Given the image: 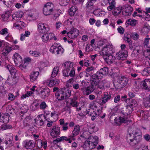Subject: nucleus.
Instances as JSON below:
<instances>
[{
    "instance_id": "f257e3e1",
    "label": "nucleus",
    "mask_w": 150,
    "mask_h": 150,
    "mask_svg": "<svg viewBox=\"0 0 150 150\" xmlns=\"http://www.w3.org/2000/svg\"><path fill=\"white\" fill-rule=\"evenodd\" d=\"M98 137L89 136L85 142L83 147L85 150H89L94 148L98 144Z\"/></svg>"
},
{
    "instance_id": "f03ea898",
    "label": "nucleus",
    "mask_w": 150,
    "mask_h": 150,
    "mask_svg": "<svg viewBox=\"0 0 150 150\" xmlns=\"http://www.w3.org/2000/svg\"><path fill=\"white\" fill-rule=\"evenodd\" d=\"M45 117L48 122L47 124V126L48 127H51L53 122L55 121L58 119V115L57 113L55 111H46L45 112Z\"/></svg>"
},
{
    "instance_id": "7ed1b4c3",
    "label": "nucleus",
    "mask_w": 150,
    "mask_h": 150,
    "mask_svg": "<svg viewBox=\"0 0 150 150\" xmlns=\"http://www.w3.org/2000/svg\"><path fill=\"white\" fill-rule=\"evenodd\" d=\"M102 45H103V43ZM102 50L99 53L100 55L103 56H106L109 54H111L113 52V47L112 45L110 43H107L105 45Z\"/></svg>"
},
{
    "instance_id": "20e7f679",
    "label": "nucleus",
    "mask_w": 150,
    "mask_h": 150,
    "mask_svg": "<svg viewBox=\"0 0 150 150\" xmlns=\"http://www.w3.org/2000/svg\"><path fill=\"white\" fill-rule=\"evenodd\" d=\"M70 90L68 89L62 91H58L55 93V96L57 99L59 100H62L64 98H67L69 97L71 94Z\"/></svg>"
},
{
    "instance_id": "39448f33",
    "label": "nucleus",
    "mask_w": 150,
    "mask_h": 150,
    "mask_svg": "<svg viewBox=\"0 0 150 150\" xmlns=\"http://www.w3.org/2000/svg\"><path fill=\"white\" fill-rule=\"evenodd\" d=\"M50 51L55 54H61L63 53L64 50L59 43H54L51 46Z\"/></svg>"
},
{
    "instance_id": "423d86ee",
    "label": "nucleus",
    "mask_w": 150,
    "mask_h": 150,
    "mask_svg": "<svg viewBox=\"0 0 150 150\" xmlns=\"http://www.w3.org/2000/svg\"><path fill=\"white\" fill-rule=\"evenodd\" d=\"M42 41L46 43L51 40H54L56 41L57 38L54 34L52 33H46L44 34L41 37Z\"/></svg>"
},
{
    "instance_id": "0eeeda50",
    "label": "nucleus",
    "mask_w": 150,
    "mask_h": 150,
    "mask_svg": "<svg viewBox=\"0 0 150 150\" xmlns=\"http://www.w3.org/2000/svg\"><path fill=\"white\" fill-rule=\"evenodd\" d=\"M60 82L59 80L56 78L51 79L45 80L44 84L50 87H52L54 86H57L59 85Z\"/></svg>"
},
{
    "instance_id": "6e6552de",
    "label": "nucleus",
    "mask_w": 150,
    "mask_h": 150,
    "mask_svg": "<svg viewBox=\"0 0 150 150\" xmlns=\"http://www.w3.org/2000/svg\"><path fill=\"white\" fill-rule=\"evenodd\" d=\"M50 134L53 138L59 137L60 134V127L57 126H53L50 131Z\"/></svg>"
},
{
    "instance_id": "1a4fd4ad",
    "label": "nucleus",
    "mask_w": 150,
    "mask_h": 150,
    "mask_svg": "<svg viewBox=\"0 0 150 150\" xmlns=\"http://www.w3.org/2000/svg\"><path fill=\"white\" fill-rule=\"evenodd\" d=\"M48 25L46 24L43 23H40L38 25V30L40 33H44L49 30Z\"/></svg>"
},
{
    "instance_id": "9d476101",
    "label": "nucleus",
    "mask_w": 150,
    "mask_h": 150,
    "mask_svg": "<svg viewBox=\"0 0 150 150\" xmlns=\"http://www.w3.org/2000/svg\"><path fill=\"white\" fill-rule=\"evenodd\" d=\"M79 33L78 30L76 28L71 29L67 33L68 37L71 39H74L76 38Z\"/></svg>"
},
{
    "instance_id": "9b49d317",
    "label": "nucleus",
    "mask_w": 150,
    "mask_h": 150,
    "mask_svg": "<svg viewBox=\"0 0 150 150\" xmlns=\"http://www.w3.org/2000/svg\"><path fill=\"white\" fill-rule=\"evenodd\" d=\"M132 133L134 135V137L137 143L139 141L142 137L141 132L139 130L135 128L133 130Z\"/></svg>"
},
{
    "instance_id": "f8f14e48",
    "label": "nucleus",
    "mask_w": 150,
    "mask_h": 150,
    "mask_svg": "<svg viewBox=\"0 0 150 150\" xmlns=\"http://www.w3.org/2000/svg\"><path fill=\"white\" fill-rule=\"evenodd\" d=\"M131 104L127 105L126 108V111L128 112L129 114L132 112L133 108L137 105V102L135 100L132 99H131Z\"/></svg>"
},
{
    "instance_id": "ddd939ff",
    "label": "nucleus",
    "mask_w": 150,
    "mask_h": 150,
    "mask_svg": "<svg viewBox=\"0 0 150 150\" xmlns=\"http://www.w3.org/2000/svg\"><path fill=\"white\" fill-rule=\"evenodd\" d=\"M127 141L131 145L133 146L137 143L136 139L132 133H129L127 135Z\"/></svg>"
},
{
    "instance_id": "4468645a",
    "label": "nucleus",
    "mask_w": 150,
    "mask_h": 150,
    "mask_svg": "<svg viewBox=\"0 0 150 150\" xmlns=\"http://www.w3.org/2000/svg\"><path fill=\"white\" fill-rule=\"evenodd\" d=\"M16 21L15 23H13V28L20 30L25 26V24L24 22L19 20Z\"/></svg>"
},
{
    "instance_id": "2eb2a0df",
    "label": "nucleus",
    "mask_w": 150,
    "mask_h": 150,
    "mask_svg": "<svg viewBox=\"0 0 150 150\" xmlns=\"http://www.w3.org/2000/svg\"><path fill=\"white\" fill-rule=\"evenodd\" d=\"M75 69H71L67 70H63V74L65 76H70L71 77H73L75 73Z\"/></svg>"
},
{
    "instance_id": "dca6fc26",
    "label": "nucleus",
    "mask_w": 150,
    "mask_h": 150,
    "mask_svg": "<svg viewBox=\"0 0 150 150\" xmlns=\"http://www.w3.org/2000/svg\"><path fill=\"white\" fill-rule=\"evenodd\" d=\"M11 10L6 11L4 13L1 15V19L4 21H7L9 20V18L11 16Z\"/></svg>"
},
{
    "instance_id": "f3484780",
    "label": "nucleus",
    "mask_w": 150,
    "mask_h": 150,
    "mask_svg": "<svg viewBox=\"0 0 150 150\" xmlns=\"http://www.w3.org/2000/svg\"><path fill=\"white\" fill-rule=\"evenodd\" d=\"M94 89L95 88H94L93 86L92 85L87 87L81 88V91L84 94L88 95L93 92Z\"/></svg>"
},
{
    "instance_id": "a211bd4d",
    "label": "nucleus",
    "mask_w": 150,
    "mask_h": 150,
    "mask_svg": "<svg viewBox=\"0 0 150 150\" xmlns=\"http://www.w3.org/2000/svg\"><path fill=\"white\" fill-rule=\"evenodd\" d=\"M24 147L27 149L32 148L34 146V142L31 140H25L23 142Z\"/></svg>"
},
{
    "instance_id": "6ab92c4d",
    "label": "nucleus",
    "mask_w": 150,
    "mask_h": 150,
    "mask_svg": "<svg viewBox=\"0 0 150 150\" xmlns=\"http://www.w3.org/2000/svg\"><path fill=\"white\" fill-rule=\"evenodd\" d=\"M5 47L3 50L2 54L4 56L7 55L12 50L11 46H10V44L7 42H5Z\"/></svg>"
},
{
    "instance_id": "aec40b11",
    "label": "nucleus",
    "mask_w": 150,
    "mask_h": 150,
    "mask_svg": "<svg viewBox=\"0 0 150 150\" xmlns=\"http://www.w3.org/2000/svg\"><path fill=\"white\" fill-rule=\"evenodd\" d=\"M143 88L147 90H150V79H145L141 83Z\"/></svg>"
},
{
    "instance_id": "412c9836",
    "label": "nucleus",
    "mask_w": 150,
    "mask_h": 150,
    "mask_svg": "<svg viewBox=\"0 0 150 150\" xmlns=\"http://www.w3.org/2000/svg\"><path fill=\"white\" fill-rule=\"evenodd\" d=\"M10 117L8 113L1 114L0 112V121L6 124L9 121V118Z\"/></svg>"
},
{
    "instance_id": "4be33fe9",
    "label": "nucleus",
    "mask_w": 150,
    "mask_h": 150,
    "mask_svg": "<svg viewBox=\"0 0 150 150\" xmlns=\"http://www.w3.org/2000/svg\"><path fill=\"white\" fill-rule=\"evenodd\" d=\"M50 90L47 87L42 89L40 91V95L42 98H45L49 95Z\"/></svg>"
},
{
    "instance_id": "5701e85b",
    "label": "nucleus",
    "mask_w": 150,
    "mask_h": 150,
    "mask_svg": "<svg viewBox=\"0 0 150 150\" xmlns=\"http://www.w3.org/2000/svg\"><path fill=\"white\" fill-rule=\"evenodd\" d=\"M111 98L110 92H105L103 94V97L102 98V101L100 104L103 105L108 101Z\"/></svg>"
},
{
    "instance_id": "b1692460",
    "label": "nucleus",
    "mask_w": 150,
    "mask_h": 150,
    "mask_svg": "<svg viewBox=\"0 0 150 150\" xmlns=\"http://www.w3.org/2000/svg\"><path fill=\"white\" fill-rule=\"evenodd\" d=\"M13 58L15 63L17 65L18 64H21L22 62V58L18 53H15L13 55Z\"/></svg>"
},
{
    "instance_id": "393cba45",
    "label": "nucleus",
    "mask_w": 150,
    "mask_h": 150,
    "mask_svg": "<svg viewBox=\"0 0 150 150\" xmlns=\"http://www.w3.org/2000/svg\"><path fill=\"white\" fill-rule=\"evenodd\" d=\"M38 71H33L31 73L30 75V81L32 82L36 81L39 75Z\"/></svg>"
},
{
    "instance_id": "a878e982",
    "label": "nucleus",
    "mask_w": 150,
    "mask_h": 150,
    "mask_svg": "<svg viewBox=\"0 0 150 150\" xmlns=\"http://www.w3.org/2000/svg\"><path fill=\"white\" fill-rule=\"evenodd\" d=\"M127 51H120L116 54V58L118 59H122L123 58H126L127 56Z\"/></svg>"
},
{
    "instance_id": "bb28decb",
    "label": "nucleus",
    "mask_w": 150,
    "mask_h": 150,
    "mask_svg": "<svg viewBox=\"0 0 150 150\" xmlns=\"http://www.w3.org/2000/svg\"><path fill=\"white\" fill-rule=\"evenodd\" d=\"M103 58L108 63H110L113 62L115 59V57L112 55L111 54H109L106 56H103Z\"/></svg>"
},
{
    "instance_id": "cd10ccee",
    "label": "nucleus",
    "mask_w": 150,
    "mask_h": 150,
    "mask_svg": "<svg viewBox=\"0 0 150 150\" xmlns=\"http://www.w3.org/2000/svg\"><path fill=\"white\" fill-rule=\"evenodd\" d=\"M23 15V13L21 10H18L13 15V19L15 20H19Z\"/></svg>"
},
{
    "instance_id": "c85d7f7f",
    "label": "nucleus",
    "mask_w": 150,
    "mask_h": 150,
    "mask_svg": "<svg viewBox=\"0 0 150 150\" xmlns=\"http://www.w3.org/2000/svg\"><path fill=\"white\" fill-rule=\"evenodd\" d=\"M63 65L65 67L63 70H67L71 69L74 68L73 67L74 63L69 61L65 62L63 64Z\"/></svg>"
},
{
    "instance_id": "c756f323",
    "label": "nucleus",
    "mask_w": 150,
    "mask_h": 150,
    "mask_svg": "<svg viewBox=\"0 0 150 150\" xmlns=\"http://www.w3.org/2000/svg\"><path fill=\"white\" fill-rule=\"evenodd\" d=\"M88 132L90 134L96 132L98 130V128L94 125H90L87 126Z\"/></svg>"
},
{
    "instance_id": "7c9ffc66",
    "label": "nucleus",
    "mask_w": 150,
    "mask_h": 150,
    "mask_svg": "<svg viewBox=\"0 0 150 150\" xmlns=\"http://www.w3.org/2000/svg\"><path fill=\"white\" fill-rule=\"evenodd\" d=\"M115 121L118 125H120L122 123H125L127 122V120L125 118L121 117H116L115 119Z\"/></svg>"
},
{
    "instance_id": "2f4dec72",
    "label": "nucleus",
    "mask_w": 150,
    "mask_h": 150,
    "mask_svg": "<svg viewBox=\"0 0 150 150\" xmlns=\"http://www.w3.org/2000/svg\"><path fill=\"white\" fill-rule=\"evenodd\" d=\"M107 81L104 80L100 81L98 83V87L100 89H103L105 87L107 86Z\"/></svg>"
},
{
    "instance_id": "473e14b6",
    "label": "nucleus",
    "mask_w": 150,
    "mask_h": 150,
    "mask_svg": "<svg viewBox=\"0 0 150 150\" xmlns=\"http://www.w3.org/2000/svg\"><path fill=\"white\" fill-rule=\"evenodd\" d=\"M6 68L10 72L11 74L13 75L16 72V69L13 66L11 65H7L6 66Z\"/></svg>"
},
{
    "instance_id": "72a5a7b5",
    "label": "nucleus",
    "mask_w": 150,
    "mask_h": 150,
    "mask_svg": "<svg viewBox=\"0 0 150 150\" xmlns=\"http://www.w3.org/2000/svg\"><path fill=\"white\" fill-rule=\"evenodd\" d=\"M26 13L28 15V16L30 17L33 20H35L38 17L37 15L35 14L31 10H28Z\"/></svg>"
},
{
    "instance_id": "f704fd0d",
    "label": "nucleus",
    "mask_w": 150,
    "mask_h": 150,
    "mask_svg": "<svg viewBox=\"0 0 150 150\" xmlns=\"http://www.w3.org/2000/svg\"><path fill=\"white\" fill-rule=\"evenodd\" d=\"M115 0H108L109 6L107 7V9H113L115 8Z\"/></svg>"
},
{
    "instance_id": "c9c22d12",
    "label": "nucleus",
    "mask_w": 150,
    "mask_h": 150,
    "mask_svg": "<svg viewBox=\"0 0 150 150\" xmlns=\"http://www.w3.org/2000/svg\"><path fill=\"white\" fill-rule=\"evenodd\" d=\"M126 23L128 25L134 26L137 23V21L134 19L130 18L126 21Z\"/></svg>"
},
{
    "instance_id": "e433bc0d",
    "label": "nucleus",
    "mask_w": 150,
    "mask_h": 150,
    "mask_svg": "<svg viewBox=\"0 0 150 150\" xmlns=\"http://www.w3.org/2000/svg\"><path fill=\"white\" fill-rule=\"evenodd\" d=\"M86 114L92 117L91 119L92 120H94L95 119V117L98 116L97 114L96 113V111L93 110H90L89 111H87Z\"/></svg>"
},
{
    "instance_id": "4c0bfd02",
    "label": "nucleus",
    "mask_w": 150,
    "mask_h": 150,
    "mask_svg": "<svg viewBox=\"0 0 150 150\" xmlns=\"http://www.w3.org/2000/svg\"><path fill=\"white\" fill-rule=\"evenodd\" d=\"M12 126L10 124H5L2 125L0 127V129L2 130H6L13 128Z\"/></svg>"
},
{
    "instance_id": "58836bf2",
    "label": "nucleus",
    "mask_w": 150,
    "mask_h": 150,
    "mask_svg": "<svg viewBox=\"0 0 150 150\" xmlns=\"http://www.w3.org/2000/svg\"><path fill=\"white\" fill-rule=\"evenodd\" d=\"M35 122L39 126H42L44 124V122L41 118L40 116H38L35 119Z\"/></svg>"
},
{
    "instance_id": "ea45409f",
    "label": "nucleus",
    "mask_w": 150,
    "mask_h": 150,
    "mask_svg": "<svg viewBox=\"0 0 150 150\" xmlns=\"http://www.w3.org/2000/svg\"><path fill=\"white\" fill-rule=\"evenodd\" d=\"M29 52L31 56L34 57H40L41 55V53L38 51L30 50Z\"/></svg>"
},
{
    "instance_id": "a19ab883",
    "label": "nucleus",
    "mask_w": 150,
    "mask_h": 150,
    "mask_svg": "<svg viewBox=\"0 0 150 150\" xmlns=\"http://www.w3.org/2000/svg\"><path fill=\"white\" fill-rule=\"evenodd\" d=\"M117 8V9H131L133 8L130 5L128 4H126L123 6H119Z\"/></svg>"
},
{
    "instance_id": "79ce46f5",
    "label": "nucleus",
    "mask_w": 150,
    "mask_h": 150,
    "mask_svg": "<svg viewBox=\"0 0 150 150\" xmlns=\"http://www.w3.org/2000/svg\"><path fill=\"white\" fill-rule=\"evenodd\" d=\"M65 140L67 141V138L66 136H62L59 138L57 139L56 140H54L53 141V143H57L58 142H60Z\"/></svg>"
},
{
    "instance_id": "37998d69",
    "label": "nucleus",
    "mask_w": 150,
    "mask_h": 150,
    "mask_svg": "<svg viewBox=\"0 0 150 150\" xmlns=\"http://www.w3.org/2000/svg\"><path fill=\"white\" fill-rule=\"evenodd\" d=\"M142 74L144 76H147L150 75V67H147L145 68L142 71Z\"/></svg>"
},
{
    "instance_id": "c03bdc74",
    "label": "nucleus",
    "mask_w": 150,
    "mask_h": 150,
    "mask_svg": "<svg viewBox=\"0 0 150 150\" xmlns=\"http://www.w3.org/2000/svg\"><path fill=\"white\" fill-rule=\"evenodd\" d=\"M80 131V126L78 125L75 126L72 132V134L76 136L78 135Z\"/></svg>"
},
{
    "instance_id": "a18cd8bd",
    "label": "nucleus",
    "mask_w": 150,
    "mask_h": 150,
    "mask_svg": "<svg viewBox=\"0 0 150 150\" xmlns=\"http://www.w3.org/2000/svg\"><path fill=\"white\" fill-rule=\"evenodd\" d=\"M39 102L37 100H35L33 101L31 106V109L33 110H35L37 109V107L39 106Z\"/></svg>"
},
{
    "instance_id": "49530a36",
    "label": "nucleus",
    "mask_w": 150,
    "mask_h": 150,
    "mask_svg": "<svg viewBox=\"0 0 150 150\" xmlns=\"http://www.w3.org/2000/svg\"><path fill=\"white\" fill-rule=\"evenodd\" d=\"M59 71V67H55L53 69L51 76L52 77H54L57 75Z\"/></svg>"
},
{
    "instance_id": "de8ad7c7",
    "label": "nucleus",
    "mask_w": 150,
    "mask_h": 150,
    "mask_svg": "<svg viewBox=\"0 0 150 150\" xmlns=\"http://www.w3.org/2000/svg\"><path fill=\"white\" fill-rule=\"evenodd\" d=\"M122 14L125 16H128L130 15L132 12V10H122Z\"/></svg>"
},
{
    "instance_id": "09e8293b",
    "label": "nucleus",
    "mask_w": 150,
    "mask_h": 150,
    "mask_svg": "<svg viewBox=\"0 0 150 150\" xmlns=\"http://www.w3.org/2000/svg\"><path fill=\"white\" fill-rule=\"evenodd\" d=\"M74 82L73 78L69 79L66 83V85L68 87H71L73 86Z\"/></svg>"
},
{
    "instance_id": "8fccbe9b",
    "label": "nucleus",
    "mask_w": 150,
    "mask_h": 150,
    "mask_svg": "<svg viewBox=\"0 0 150 150\" xmlns=\"http://www.w3.org/2000/svg\"><path fill=\"white\" fill-rule=\"evenodd\" d=\"M130 37L134 40H137L139 38V35L137 33H132L130 35Z\"/></svg>"
},
{
    "instance_id": "3c124183",
    "label": "nucleus",
    "mask_w": 150,
    "mask_h": 150,
    "mask_svg": "<svg viewBox=\"0 0 150 150\" xmlns=\"http://www.w3.org/2000/svg\"><path fill=\"white\" fill-rule=\"evenodd\" d=\"M98 104L95 102H93L90 104V108L93 110H95L98 108Z\"/></svg>"
},
{
    "instance_id": "603ef678",
    "label": "nucleus",
    "mask_w": 150,
    "mask_h": 150,
    "mask_svg": "<svg viewBox=\"0 0 150 150\" xmlns=\"http://www.w3.org/2000/svg\"><path fill=\"white\" fill-rule=\"evenodd\" d=\"M150 40V38L149 36L147 35L146 37L144 39V45L147 47L149 44V41Z\"/></svg>"
},
{
    "instance_id": "864d4df0",
    "label": "nucleus",
    "mask_w": 150,
    "mask_h": 150,
    "mask_svg": "<svg viewBox=\"0 0 150 150\" xmlns=\"http://www.w3.org/2000/svg\"><path fill=\"white\" fill-rule=\"evenodd\" d=\"M33 93V92L31 91H28L25 94L21 96V98H24L26 97H30Z\"/></svg>"
},
{
    "instance_id": "5fc2aeb1",
    "label": "nucleus",
    "mask_w": 150,
    "mask_h": 150,
    "mask_svg": "<svg viewBox=\"0 0 150 150\" xmlns=\"http://www.w3.org/2000/svg\"><path fill=\"white\" fill-rule=\"evenodd\" d=\"M75 136L76 135H74L72 134L71 135L69 136L68 138H67V141H68L69 143H71L72 140L74 141L76 139V138L75 137Z\"/></svg>"
},
{
    "instance_id": "6e6d98bb",
    "label": "nucleus",
    "mask_w": 150,
    "mask_h": 150,
    "mask_svg": "<svg viewBox=\"0 0 150 150\" xmlns=\"http://www.w3.org/2000/svg\"><path fill=\"white\" fill-rule=\"evenodd\" d=\"M71 101L70 103V105L73 107H78L79 103L74 100L73 98H71Z\"/></svg>"
},
{
    "instance_id": "4d7b16f0",
    "label": "nucleus",
    "mask_w": 150,
    "mask_h": 150,
    "mask_svg": "<svg viewBox=\"0 0 150 150\" xmlns=\"http://www.w3.org/2000/svg\"><path fill=\"white\" fill-rule=\"evenodd\" d=\"M100 71L105 76L108 74V68L106 67H104L100 69Z\"/></svg>"
},
{
    "instance_id": "13d9d810",
    "label": "nucleus",
    "mask_w": 150,
    "mask_h": 150,
    "mask_svg": "<svg viewBox=\"0 0 150 150\" xmlns=\"http://www.w3.org/2000/svg\"><path fill=\"white\" fill-rule=\"evenodd\" d=\"M31 59L30 58H28L27 59H25V62L23 64H21L20 66L19 67L20 68L22 69L23 70L26 68V65H25V64L27 61H28V62H29L30 61Z\"/></svg>"
},
{
    "instance_id": "bf43d9fd",
    "label": "nucleus",
    "mask_w": 150,
    "mask_h": 150,
    "mask_svg": "<svg viewBox=\"0 0 150 150\" xmlns=\"http://www.w3.org/2000/svg\"><path fill=\"white\" fill-rule=\"evenodd\" d=\"M8 33V29L6 28L2 29L0 31V34L3 35H7Z\"/></svg>"
},
{
    "instance_id": "052dcab7",
    "label": "nucleus",
    "mask_w": 150,
    "mask_h": 150,
    "mask_svg": "<svg viewBox=\"0 0 150 150\" xmlns=\"http://www.w3.org/2000/svg\"><path fill=\"white\" fill-rule=\"evenodd\" d=\"M144 104L146 107H150V100L148 98L145 99L144 100Z\"/></svg>"
},
{
    "instance_id": "680f3d73",
    "label": "nucleus",
    "mask_w": 150,
    "mask_h": 150,
    "mask_svg": "<svg viewBox=\"0 0 150 150\" xmlns=\"http://www.w3.org/2000/svg\"><path fill=\"white\" fill-rule=\"evenodd\" d=\"M54 16L56 18L58 17L62 13L61 10H54Z\"/></svg>"
},
{
    "instance_id": "e2e57ef3",
    "label": "nucleus",
    "mask_w": 150,
    "mask_h": 150,
    "mask_svg": "<svg viewBox=\"0 0 150 150\" xmlns=\"http://www.w3.org/2000/svg\"><path fill=\"white\" fill-rule=\"evenodd\" d=\"M136 150H148V146L142 144Z\"/></svg>"
},
{
    "instance_id": "0e129e2a",
    "label": "nucleus",
    "mask_w": 150,
    "mask_h": 150,
    "mask_svg": "<svg viewBox=\"0 0 150 150\" xmlns=\"http://www.w3.org/2000/svg\"><path fill=\"white\" fill-rule=\"evenodd\" d=\"M31 121V120L30 119V117H27L23 120L24 124L26 125L30 122Z\"/></svg>"
},
{
    "instance_id": "69168bd1",
    "label": "nucleus",
    "mask_w": 150,
    "mask_h": 150,
    "mask_svg": "<svg viewBox=\"0 0 150 150\" xmlns=\"http://www.w3.org/2000/svg\"><path fill=\"white\" fill-rule=\"evenodd\" d=\"M21 112L25 113L27 111L28 109L27 105H24L21 108Z\"/></svg>"
},
{
    "instance_id": "338daca9",
    "label": "nucleus",
    "mask_w": 150,
    "mask_h": 150,
    "mask_svg": "<svg viewBox=\"0 0 150 150\" xmlns=\"http://www.w3.org/2000/svg\"><path fill=\"white\" fill-rule=\"evenodd\" d=\"M47 106L45 102H42L40 105V108L42 110H44Z\"/></svg>"
},
{
    "instance_id": "774afa93",
    "label": "nucleus",
    "mask_w": 150,
    "mask_h": 150,
    "mask_svg": "<svg viewBox=\"0 0 150 150\" xmlns=\"http://www.w3.org/2000/svg\"><path fill=\"white\" fill-rule=\"evenodd\" d=\"M5 38L6 40H7L10 42H11V41H12V40L13 39V38L11 35L8 33L6 36L5 37Z\"/></svg>"
}]
</instances>
